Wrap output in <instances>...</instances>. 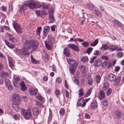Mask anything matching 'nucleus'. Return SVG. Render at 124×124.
<instances>
[{"instance_id":"e433bc0d","label":"nucleus","mask_w":124,"mask_h":124,"mask_svg":"<svg viewBox=\"0 0 124 124\" xmlns=\"http://www.w3.org/2000/svg\"><path fill=\"white\" fill-rule=\"evenodd\" d=\"M101 79V77L100 75H97L96 76V82L98 84L99 83Z\"/></svg>"},{"instance_id":"9b49d317","label":"nucleus","mask_w":124,"mask_h":124,"mask_svg":"<svg viewBox=\"0 0 124 124\" xmlns=\"http://www.w3.org/2000/svg\"><path fill=\"white\" fill-rule=\"evenodd\" d=\"M29 93L31 95H36L38 92V90L36 88H29L28 89Z\"/></svg>"},{"instance_id":"ddd939ff","label":"nucleus","mask_w":124,"mask_h":124,"mask_svg":"<svg viewBox=\"0 0 124 124\" xmlns=\"http://www.w3.org/2000/svg\"><path fill=\"white\" fill-rule=\"evenodd\" d=\"M13 78L14 80L13 81V84L16 87L17 83L20 80V78L19 76L15 74H14Z\"/></svg>"},{"instance_id":"de8ad7c7","label":"nucleus","mask_w":124,"mask_h":124,"mask_svg":"<svg viewBox=\"0 0 124 124\" xmlns=\"http://www.w3.org/2000/svg\"><path fill=\"white\" fill-rule=\"evenodd\" d=\"M82 44L83 46L85 47L88 46L89 45V43L86 42H84L82 43Z\"/></svg>"},{"instance_id":"2f4dec72","label":"nucleus","mask_w":124,"mask_h":124,"mask_svg":"<svg viewBox=\"0 0 124 124\" xmlns=\"http://www.w3.org/2000/svg\"><path fill=\"white\" fill-rule=\"evenodd\" d=\"M51 23H53L55 21L54 17L53 15L52 14H50L49 15Z\"/></svg>"},{"instance_id":"6ab92c4d","label":"nucleus","mask_w":124,"mask_h":124,"mask_svg":"<svg viewBox=\"0 0 124 124\" xmlns=\"http://www.w3.org/2000/svg\"><path fill=\"white\" fill-rule=\"evenodd\" d=\"M105 94L104 91L102 90H101L100 91L99 95L98 96L99 99L101 100H103L105 96Z\"/></svg>"},{"instance_id":"680f3d73","label":"nucleus","mask_w":124,"mask_h":124,"mask_svg":"<svg viewBox=\"0 0 124 124\" xmlns=\"http://www.w3.org/2000/svg\"><path fill=\"white\" fill-rule=\"evenodd\" d=\"M100 12L98 10H95L94 13L95 15L97 16L99 15L100 14Z\"/></svg>"},{"instance_id":"f3484780","label":"nucleus","mask_w":124,"mask_h":124,"mask_svg":"<svg viewBox=\"0 0 124 124\" xmlns=\"http://www.w3.org/2000/svg\"><path fill=\"white\" fill-rule=\"evenodd\" d=\"M101 65L102 66V62L101 59H97L94 62V65L95 66L98 67L100 66Z\"/></svg>"},{"instance_id":"f704fd0d","label":"nucleus","mask_w":124,"mask_h":124,"mask_svg":"<svg viewBox=\"0 0 124 124\" xmlns=\"http://www.w3.org/2000/svg\"><path fill=\"white\" fill-rule=\"evenodd\" d=\"M98 39L95 40L92 43L90 44V46H95L97 45L98 44Z\"/></svg>"},{"instance_id":"4be33fe9","label":"nucleus","mask_w":124,"mask_h":124,"mask_svg":"<svg viewBox=\"0 0 124 124\" xmlns=\"http://www.w3.org/2000/svg\"><path fill=\"white\" fill-rule=\"evenodd\" d=\"M8 59L9 62V66L10 68H12L14 66L12 58L10 56H8Z\"/></svg>"},{"instance_id":"5fc2aeb1","label":"nucleus","mask_w":124,"mask_h":124,"mask_svg":"<svg viewBox=\"0 0 124 124\" xmlns=\"http://www.w3.org/2000/svg\"><path fill=\"white\" fill-rule=\"evenodd\" d=\"M112 92V90L111 89L109 88L107 90V93L106 94L107 96H109L110 94H111Z\"/></svg>"},{"instance_id":"8fccbe9b","label":"nucleus","mask_w":124,"mask_h":124,"mask_svg":"<svg viewBox=\"0 0 124 124\" xmlns=\"http://www.w3.org/2000/svg\"><path fill=\"white\" fill-rule=\"evenodd\" d=\"M5 83L6 85H8L10 84L11 82L10 81H9V80L7 78H6L5 80Z\"/></svg>"},{"instance_id":"3c124183","label":"nucleus","mask_w":124,"mask_h":124,"mask_svg":"<svg viewBox=\"0 0 124 124\" xmlns=\"http://www.w3.org/2000/svg\"><path fill=\"white\" fill-rule=\"evenodd\" d=\"M93 48L92 47H90L88 48L86 50V52L88 54H89L93 50Z\"/></svg>"},{"instance_id":"864d4df0","label":"nucleus","mask_w":124,"mask_h":124,"mask_svg":"<svg viewBox=\"0 0 124 124\" xmlns=\"http://www.w3.org/2000/svg\"><path fill=\"white\" fill-rule=\"evenodd\" d=\"M31 61L32 62L34 63L37 64L38 62L36 61L35 59H34L32 56V55L31 56Z\"/></svg>"},{"instance_id":"c03bdc74","label":"nucleus","mask_w":124,"mask_h":124,"mask_svg":"<svg viewBox=\"0 0 124 124\" xmlns=\"http://www.w3.org/2000/svg\"><path fill=\"white\" fill-rule=\"evenodd\" d=\"M108 87L109 85L108 84L107 82L105 83L103 87V89L104 90H106V89Z\"/></svg>"},{"instance_id":"bb28decb","label":"nucleus","mask_w":124,"mask_h":124,"mask_svg":"<svg viewBox=\"0 0 124 124\" xmlns=\"http://www.w3.org/2000/svg\"><path fill=\"white\" fill-rule=\"evenodd\" d=\"M5 42L7 45L10 48H13L15 46L14 44L10 43L6 40H5Z\"/></svg>"},{"instance_id":"4c0bfd02","label":"nucleus","mask_w":124,"mask_h":124,"mask_svg":"<svg viewBox=\"0 0 124 124\" xmlns=\"http://www.w3.org/2000/svg\"><path fill=\"white\" fill-rule=\"evenodd\" d=\"M117 55L119 58H121L123 56V53L121 52H119L117 54Z\"/></svg>"},{"instance_id":"a878e982","label":"nucleus","mask_w":124,"mask_h":124,"mask_svg":"<svg viewBox=\"0 0 124 124\" xmlns=\"http://www.w3.org/2000/svg\"><path fill=\"white\" fill-rule=\"evenodd\" d=\"M114 25L117 27H122V24L119 21L116 20H115L113 21Z\"/></svg>"},{"instance_id":"6e6552de","label":"nucleus","mask_w":124,"mask_h":124,"mask_svg":"<svg viewBox=\"0 0 124 124\" xmlns=\"http://www.w3.org/2000/svg\"><path fill=\"white\" fill-rule=\"evenodd\" d=\"M101 58V59L102 62V66H106L108 63V62L106 60H109L108 57L107 56L103 55L102 56Z\"/></svg>"},{"instance_id":"4468645a","label":"nucleus","mask_w":124,"mask_h":124,"mask_svg":"<svg viewBox=\"0 0 124 124\" xmlns=\"http://www.w3.org/2000/svg\"><path fill=\"white\" fill-rule=\"evenodd\" d=\"M68 45L70 48L78 52L79 50V47L75 44H69Z\"/></svg>"},{"instance_id":"393cba45","label":"nucleus","mask_w":124,"mask_h":124,"mask_svg":"<svg viewBox=\"0 0 124 124\" xmlns=\"http://www.w3.org/2000/svg\"><path fill=\"white\" fill-rule=\"evenodd\" d=\"M33 115L35 116H37L39 114V109L37 108H34L32 109Z\"/></svg>"},{"instance_id":"58836bf2","label":"nucleus","mask_w":124,"mask_h":124,"mask_svg":"<svg viewBox=\"0 0 124 124\" xmlns=\"http://www.w3.org/2000/svg\"><path fill=\"white\" fill-rule=\"evenodd\" d=\"M78 95L80 96H82L84 94L82 88H81L78 90Z\"/></svg>"},{"instance_id":"20e7f679","label":"nucleus","mask_w":124,"mask_h":124,"mask_svg":"<svg viewBox=\"0 0 124 124\" xmlns=\"http://www.w3.org/2000/svg\"><path fill=\"white\" fill-rule=\"evenodd\" d=\"M45 44L47 49L51 51L53 49L54 46L52 41L51 39H48L45 41Z\"/></svg>"},{"instance_id":"cd10ccee","label":"nucleus","mask_w":124,"mask_h":124,"mask_svg":"<svg viewBox=\"0 0 124 124\" xmlns=\"http://www.w3.org/2000/svg\"><path fill=\"white\" fill-rule=\"evenodd\" d=\"M77 66L74 65L71 67L69 69V71L71 73H74L76 68Z\"/></svg>"},{"instance_id":"ea45409f","label":"nucleus","mask_w":124,"mask_h":124,"mask_svg":"<svg viewBox=\"0 0 124 124\" xmlns=\"http://www.w3.org/2000/svg\"><path fill=\"white\" fill-rule=\"evenodd\" d=\"M81 70L83 72L85 73V72L86 69V67L85 65H82L81 67Z\"/></svg>"},{"instance_id":"b1692460","label":"nucleus","mask_w":124,"mask_h":124,"mask_svg":"<svg viewBox=\"0 0 124 124\" xmlns=\"http://www.w3.org/2000/svg\"><path fill=\"white\" fill-rule=\"evenodd\" d=\"M97 103L96 101H93L90 105L91 108L93 109L96 108L97 107Z\"/></svg>"},{"instance_id":"a211bd4d","label":"nucleus","mask_w":124,"mask_h":124,"mask_svg":"<svg viewBox=\"0 0 124 124\" xmlns=\"http://www.w3.org/2000/svg\"><path fill=\"white\" fill-rule=\"evenodd\" d=\"M7 38L9 40L13 43H14L16 41V39L12 35L8 33H7Z\"/></svg>"},{"instance_id":"aec40b11","label":"nucleus","mask_w":124,"mask_h":124,"mask_svg":"<svg viewBox=\"0 0 124 124\" xmlns=\"http://www.w3.org/2000/svg\"><path fill=\"white\" fill-rule=\"evenodd\" d=\"M63 54L66 56L69 57L70 56V51L67 48H65L63 49Z\"/></svg>"},{"instance_id":"f8f14e48","label":"nucleus","mask_w":124,"mask_h":124,"mask_svg":"<svg viewBox=\"0 0 124 124\" xmlns=\"http://www.w3.org/2000/svg\"><path fill=\"white\" fill-rule=\"evenodd\" d=\"M14 28L17 33H21L22 29L18 24L16 23H14L13 25Z\"/></svg>"},{"instance_id":"338daca9","label":"nucleus","mask_w":124,"mask_h":124,"mask_svg":"<svg viewBox=\"0 0 124 124\" xmlns=\"http://www.w3.org/2000/svg\"><path fill=\"white\" fill-rule=\"evenodd\" d=\"M56 81L58 83H60L62 81L61 78L59 77L57 78L56 79Z\"/></svg>"},{"instance_id":"c85d7f7f","label":"nucleus","mask_w":124,"mask_h":124,"mask_svg":"<svg viewBox=\"0 0 124 124\" xmlns=\"http://www.w3.org/2000/svg\"><path fill=\"white\" fill-rule=\"evenodd\" d=\"M9 76L8 73L7 72H2L0 75L1 77L4 78L8 77Z\"/></svg>"},{"instance_id":"09e8293b","label":"nucleus","mask_w":124,"mask_h":124,"mask_svg":"<svg viewBox=\"0 0 124 124\" xmlns=\"http://www.w3.org/2000/svg\"><path fill=\"white\" fill-rule=\"evenodd\" d=\"M73 78L74 79V82L76 83V85H78V79L75 77H74Z\"/></svg>"},{"instance_id":"4d7b16f0","label":"nucleus","mask_w":124,"mask_h":124,"mask_svg":"<svg viewBox=\"0 0 124 124\" xmlns=\"http://www.w3.org/2000/svg\"><path fill=\"white\" fill-rule=\"evenodd\" d=\"M42 6L45 9H47L48 7V5L44 3H42Z\"/></svg>"},{"instance_id":"a18cd8bd","label":"nucleus","mask_w":124,"mask_h":124,"mask_svg":"<svg viewBox=\"0 0 124 124\" xmlns=\"http://www.w3.org/2000/svg\"><path fill=\"white\" fill-rule=\"evenodd\" d=\"M88 8L89 9L92 10L94 9V5H93L92 4H89Z\"/></svg>"},{"instance_id":"412c9836","label":"nucleus","mask_w":124,"mask_h":124,"mask_svg":"<svg viewBox=\"0 0 124 124\" xmlns=\"http://www.w3.org/2000/svg\"><path fill=\"white\" fill-rule=\"evenodd\" d=\"M21 90L22 91H25L27 89V87L24 84V82L22 81L20 83Z\"/></svg>"},{"instance_id":"7ed1b4c3","label":"nucleus","mask_w":124,"mask_h":124,"mask_svg":"<svg viewBox=\"0 0 124 124\" xmlns=\"http://www.w3.org/2000/svg\"><path fill=\"white\" fill-rule=\"evenodd\" d=\"M23 116L25 119H31L32 114L31 110L28 108L26 110H23L22 111Z\"/></svg>"},{"instance_id":"e2e57ef3","label":"nucleus","mask_w":124,"mask_h":124,"mask_svg":"<svg viewBox=\"0 0 124 124\" xmlns=\"http://www.w3.org/2000/svg\"><path fill=\"white\" fill-rule=\"evenodd\" d=\"M74 40L75 41H79V42H82L84 41V40L82 39H80L79 38H76L74 39Z\"/></svg>"},{"instance_id":"49530a36","label":"nucleus","mask_w":124,"mask_h":124,"mask_svg":"<svg viewBox=\"0 0 124 124\" xmlns=\"http://www.w3.org/2000/svg\"><path fill=\"white\" fill-rule=\"evenodd\" d=\"M103 105L105 106H107L108 102V100L107 99H105L103 101Z\"/></svg>"},{"instance_id":"c756f323","label":"nucleus","mask_w":124,"mask_h":124,"mask_svg":"<svg viewBox=\"0 0 124 124\" xmlns=\"http://www.w3.org/2000/svg\"><path fill=\"white\" fill-rule=\"evenodd\" d=\"M109 46L107 44H102V46L101 48V50H106L108 49H109Z\"/></svg>"},{"instance_id":"6e6d98bb","label":"nucleus","mask_w":124,"mask_h":124,"mask_svg":"<svg viewBox=\"0 0 124 124\" xmlns=\"http://www.w3.org/2000/svg\"><path fill=\"white\" fill-rule=\"evenodd\" d=\"M8 87V89L10 90H12L13 89V88L11 84H9L6 86Z\"/></svg>"},{"instance_id":"2eb2a0df","label":"nucleus","mask_w":124,"mask_h":124,"mask_svg":"<svg viewBox=\"0 0 124 124\" xmlns=\"http://www.w3.org/2000/svg\"><path fill=\"white\" fill-rule=\"evenodd\" d=\"M67 61L68 64L70 65L71 66L76 65L77 66V64L76 62L75 61L71 59H67Z\"/></svg>"},{"instance_id":"774afa93","label":"nucleus","mask_w":124,"mask_h":124,"mask_svg":"<svg viewBox=\"0 0 124 124\" xmlns=\"http://www.w3.org/2000/svg\"><path fill=\"white\" fill-rule=\"evenodd\" d=\"M85 118L86 119H89L90 118V116L87 113L85 114Z\"/></svg>"},{"instance_id":"0eeeda50","label":"nucleus","mask_w":124,"mask_h":124,"mask_svg":"<svg viewBox=\"0 0 124 124\" xmlns=\"http://www.w3.org/2000/svg\"><path fill=\"white\" fill-rule=\"evenodd\" d=\"M29 4L28 3V0H27L26 1L24 2V5H22L20 7V9L18 10V11L21 12L27 9L26 7H27L29 8L28 5Z\"/></svg>"},{"instance_id":"423d86ee","label":"nucleus","mask_w":124,"mask_h":124,"mask_svg":"<svg viewBox=\"0 0 124 124\" xmlns=\"http://www.w3.org/2000/svg\"><path fill=\"white\" fill-rule=\"evenodd\" d=\"M29 47H24L21 50H19L18 51L20 52V54L22 56L28 55L29 54Z\"/></svg>"},{"instance_id":"052dcab7","label":"nucleus","mask_w":124,"mask_h":124,"mask_svg":"<svg viewBox=\"0 0 124 124\" xmlns=\"http://www.w3.org/2000/svg\"><path fill=\"white\" fill-rule=\"evenodd\" d=\"M120 69V68L119 66H116L115 67V71H118Z\"/></svg>"},{"instance_id":"a19ab883","label":"nucleus","mask_w":124,"mask_h":124,"mask_svg":"<svg viewBox=\"0 0 124 124\" xmlns=\"http://www.w3.org/2000/svg\"><path fill=\"white\" fill-rule=\"evenodd\" d=\"M93 83V81L91 78H89L88 79L87 83L89 85H91Z\"/></svg>"},{"instance_id":"37998d69","label":"nucleus","mask_w":124,"mask_h":124,"mask_svg":"<svg viewBox=\"0 0 124 124\" xmlns=\"http://www.w3.org/2000/svg\"><path fill=\"white\" fill-rule=\"evenodd\" d=\"M36 97L39 100L41 101H42L43 99V98L42 96L39 94H38L36 96Z\"/></svg>"},{"instance_id":"13d9d810","label":"nucleus","mask_w":124,"mask_h":124,"mask_svg":"<svg viewBox=\"0 0 124 124\" xmlns=\"http://www.w3.org/2000/svg\"><path fill=\"white\" fill-rule=\"evenodd\" d=\"M50 111L49 110V115L48 117V121L49 122L51 120V119L52 117V113L50 114Z\"/></svg>"},{"instance_id":"72a5a7b5","label":"nucleus","mask_w":124,"mask_h":124,"mask_svg":"<svg viewBox=\"0 0 124 124\" xmlns=\"http://www.w3.org/2000/svg\"><path fill=\"white\" fill-rule=\"evenodd\" d=\"M92 91V88H90L87 91L85 94L86 97L89 96L91 94Z\"/></svg>"},{"instance_id":"0e129e2a","label":"nucleus","mask_w":124,"mask_h":124,"mask_svg":"<svg viewBox=\"0 0 124 124\" xmlns=\"http://www.w3.org/2000/svg\"><path fill=\"white\" fill-rule=\"evenodd\" d=\"M42 14L44 15L45 16L46 15H47V11L45 10H43L42 11Z\"/></svg>"},{"instance_id":"f03ea898","label":"nucleus","mask_w":124,"mask_h":124,"mask_svg":"<svg viewBox=\"0 0 124 124\" xmlns=\"http://www.w3.org/2000/svg\"><path fill=\"white\" fill-rule=\"evenodd\" d=\"M28 3L30 4L29 7L30 8H39L42 7L41 5L39 2H35L34 0H28Z\"/></svg>"},{"instance_id":"bf43d9fd","label":"nucleus","mask_w":124,"mask_h":124,"mask_svg":"<svg viewBox=\"0 0 124 124\" xmlns=\"http://www.w3.org/2000/svg\"><path fill=\"white\" fill-rule=\"evenodd\" d=\"M97 57V56H94L92 58H91V61H90V63L93 62L94 60Z\"/></svg>"},{"instance_id":"f257e3e1","label":"nucleus","mask_w":124,"mask_h":124,"mask_svg":"<svg viewBox=\"0 0 124 124\" xmlns=\"http://www.w3.org/2000/svg\"><path fill=\"white\" fill-rule=\"evenodd\" d=\"M22 41L24 46L29 47L30 49V47H31L33 50H35L37 47V43L34 41L31 40L30 42L23 39Z\"/></svg>"},{"instance_id":"473e14b6","label":"nucleus","mask_w":124,"mask_h":124,"mask_svg":"<svg viewBox=\"0 0 124 124\" xmlns=\"http://www.w3.org/2000/svg\"><path fill=\"white\" fill-rule=\"evenodd\" d=\"M88 57L86 56H84L82 57L81 59V61L84 62H85L88 61Z\"/></svg>"},{"instance_id":"1a4fd4ad","label":"nucleus","mask_w":124,"mask_h":124,"mask_svg":"<svg viewBox=\"0 0 124 124\" xmlns=\"http://www.w3.org/2000/svg\"><path fill=\"white\" fill-rule=\"evenodd\" d=\"M77 104L79 106L84 107L86 105L85 102H84V99L83 97L79 99L77 102Z\"/></svg>"},{"instance_id":"5701e85b","label":"nucleus","mask_w":124,"mask_h":124,"mask_svg":"<svg viewBox=\"0 0 124 124\" xmlns=\"http://www.w3.org/2000/svg\"><path fill=\"white\" fill-rule=\"evenodd\" d=\"M115 115L116 118L120 119L122 116V113L120 110H118L116 111Z\"/></svg>"},{"instance_id":"dca6fc26","label":"nucleus","mask_w":124,"mask_h":124,"mask_svg":"<svg viewBox=\"0 0 124 124\" xmlns=\"http://www.w3.org/2000/svg\"><path fill=\"white\" fill-rule=\"evenodd\" d=\"M50 30V27L49 26H45L43 30V36L45 37L46 36Z\"/></svg>"},{"instance_id":"c9c22d12","label":"nucleus","mask_w":124,"mask_h":124,"mask_svg":"<svg viewBox=\"0 0 124 124\" xmlns=\"http://www.w3.org/2000/svg\"><path fill=\"white\" fill-rule=\"evenodd\" d=\"M41 27H38L37 30H36L37 34L38 36H39L40 32V31L41 30Z\"/></svg>"},{"instance_id":"7c9ffc66","label":"nucleus","mask_w":124,"mask_h":124,"mask_svg":"<svg viewBox=\"0 0 124 124\" xmlns=\"http://www.w3.org/2000/svg\"><path fill=\"white\" fill-rule=\"evenodd\" d=\"M118 48V47L117 46L111 45L109 46V49L112 51H113L117 49Z\"/></svg>"},{"instance_id":"79ce46f5","label":"nucleus","mask_w":124,"mask_h":124,"mask_svg":"<svg viewBox=\"0 0 124 124\" xmlns=\"http://www.w3.org/2000/svg\"><path fill=\"white\" fill-rule=\"evenodd\" d=\"M116 81L115 82L116 85L117 84L119 83L120 82L121 79V77H118L116 78Z\"/></svg>"},{"instance_id":"69168bd1","label":"nucleus","mask_w":124,"mask_h":124,"mask_svg":"<svg viewBox=\"0 0 124 124\" xmlns=\"http://www.w3.org/2000/svg\"><path fill=\"white\" fill-rule=\"evenodd\" d=\"M64 112V110L63 108H62L59 111V113L61 115H62Z\"/></svg>"},{"instance_id":"39448f33","label":"nucleus","mask_w":124,"mask_h":124,"mask_svg":"<svg viewBox=\"0 0 124 124\" xmlns=\"http://www.w3.org/2000/svg\"><path fill=\"white\" fill-rule=\"evenodd\" d=\"M13 103L15 105H18L20 102V100L19 96L16 94H15L12 96Z\"/></svg>"},{"instance_id":"9d476101","label":"nucleus","mask_w":124,"mask_h":124,"mask_svg":"<svg viewBox=\"0 0 124 124\" xmlns=\"http://www.w3.org/2000/svg\"><path fill=\"white\" fill-rule=\"evenodd\" d=\"M116 76L111 73L109 74L108 76V78L109 81L113 82L116 79Z\"/></svg>"},{"instance_id":"603ef678","label":"nucleus","mask_w":124,"mask_h":124,"mask_svg":"<svg viewBox=\"0 0 124 124\" xmlns=\"http://www.w3.org/2000/svg\"><path fill=\"white\" fill-rule=\"evenodd\" d=\"M13 118L16 120H18L19 119L20 116L16 114L15 115L13 116Z\"/></svg>"}]
</instances>
